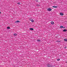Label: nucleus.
<instances>
[{
  "label": "nucleus",
  "instance_id": "1",
  "mask_svg": "<svg viewBox=\"0 0 67 67\" xmlns=\"http://www.w3.org/2000/svg\"><path fill=\"white\" fill-rule=\"evenodd\" d=\"M47 10L48 11H51V8H48L47 9Z\"/></svg>",
  "mask_w": 67,
  "mask_h": 67
},
{
  "label": "nucleus",
  "instance_id": "2",
  "mask_svg": "<svg viewBox=\"0 0 67 67\" xmlns=\"http://www.w3.org/2000/svg\"><path fill=\"white\" fill-rule=\"evenodd\" d=\"M20 21L18 20H17L16 21H15V23H19V22H20Z\"/></svg>",
  "mask_w": 67,
  "mask_h": 67
},
{
  "label": "nucleus",
  "instance_id": "3",
  "mask_svg": "<svg viewBox=\"0 0 67 67\" xmlns=\"http://www.w3.org/2000/svg\"><path fill=\"white\" fill-rule=\"evenodd\" d=\"M60 15H64V14L62 13H60Z\"/></svg>",
  "mask_w": 67,
  "mask_h": 67
},
{
  "label": "nucleus",
  "instance_id": "4",
  "mask_svg": "<svg viewBox=\"0 0 67 67\" xmlns=\"http://www.w3.org/2000/svg\"><path fill=\"white\" fill-rule=\"evenodd\" d=\"M51 24H54V22L53 21H52L51 22Z\"/></svg>",
  "mask_w": 67,
  "mask_h": 67
},
{
  "label": "nucleus",
  "instance_id": "5",
  "mask_svg": "<svg viewBox=\"0 0 67 67\" xmlns=\"http://www.w3.org/2000/svg\"><path fill=\"white\" fill-rule=\"evenodd\" d=\"M67 31V30H66V29H64L63 30V32H66V31Z\"/></svg>",
  "mask_w": 67,
  "mask_h": 67
},
{
  "label": "nucleus",
  "instance_id": "6",
  "mask_svg": "<svg viewBox=\"0 0 67 67\" xmlns=\"http://www.w3.org/2000/svg\"><path fill=\"white\" fill-rule=\"evenodd\" d=\"M29 30H31L32 31H33V30H34L33 28H30L29 29Z\"/></svg>",
  "mask_w": 67,
  "mask_h": 67
},
{
  "label": "nucleus",
  "instance_id": "7",
  "mask_svg": "<svg viewBox=\"0 0 67 67\" xmlns=\"http://www.w3.org/2000/svg\"><path fill=\"white\" fill-rule=\"evenodd\" d=\"M53 8H58L57 6H53L52 7Z\"/></svg>",
  "mask_w": 67,
  "mask_h": 67
},
{
  "label": "nucleus",
  "instance_id": "8",
  "mask_svg": "<svg viewBox=\"0 0 67 67\" xmlns=\"http://www.w3.org/2000/svg\"><path fill=\"white\" fill-rule=\"evenodd\" d=\"M64 41H65V42H67V39H65L64 40Z\"/></svg>",
  "mask_w": 67,
  "mask_h": 67
},
{
  "label": "nucleus",
  "instance_id": "9",
  "mask_svg": "<svg viewBox=\"0 0 67 67\" xmlns=\"http://www.w3.org/2000/svg\"><path fill=\"white\" fill-rule=\"evenodd\" d=\"M47 66L48 67H49V64H47Z\"/></svg>",
  "mask_w": 67,
  "mask_h": 67
},
{
  "label": "nucleus",
  "instance_id": "10",
  "mask_svg": "<svg viewBox=\"0 0 67 67\" xmlns=\"http://www.w3.org/2000/svg\"><path fill=\"white\" fill-rule=\"evenodd\" d=\"M60 27L61 29H62V28H63V27H63V26H60Z\"/></svg>",
  "mask_w": 67,
  "mask_h": 67
},
{
  "label": "nucleus",
  "instance_id": "11",
  "mask_svg": "<svg viewBox=\"0 0 67 67\" xmlns=\"http://www.w3.org/2000/svg\"><path fill=\"white\" fill-rule=\"evenodd\" d=\"M7 29H10V27H8L7 28Z\"/></svg>",
  "mask_w": 67,
  "mask_h": 67
},
{
  "label": "nucleus",
  "instance_id": "12",
  "mask_svg": "<svg viewBox=\"0 0 67 67\" xmlns=\"http://www.w3.org/2000/svg\"><path fill=\"white\" fill-rule=\"evenodd\" d=\"M14 36H16L17 35V34H14Z\"/></svg>",
  "mask_w": 67,
  "mask_h": 67
},
{
  "label": "nucleus",
  "instance_id": "13",
  "mask_svg": "<svg viewBox=\"0 0 67 67\" xmlns=\"http://www.w3.org/2000/svg\"><path fill=\"white\" fill-rule=\"evenodd\" d=\"M31 21L33 23V22H34V20H31Z\"/></svg>",
  "mask_w": 67,
  "mask_h": 67
},
{
  "label": "nucleus",
  "instance_id": "14",
  "mask_svg": "<svg viewBox=\"0 0 67 67\" xmlns=\"http://www.w3.org/2000/svg\"><path fill=\"white\" fill-rule=\"evenodd\" d=\"M37 41H38V42H40L41 41V40H37Z\"/></svg>",
  "mask_w": 67,
  "mask_h": 67
},
{
  "label": "nucleus",
  "instance_id": "15",
  "mask_svg": "<svg viewBox=\"0 0 67 67\" xmlns=\"http://www.w3.org/2000/svg\"><path fill=\"white\" fill-rule=\"evenodd\" d=\"M57 60L58 61H59V60H60V59L58 58L57 59Z\"/></svg>",
  "mask_w": 67,
  "mask_h": 67
},
{
  "label": "nucleus",
  "instance_id": "16",
  "mask_svg": "<svg viewBox=\"0 0 67 67\" xmlns=\"http://www.w3.org/2000/svg\"><path fill=\"white\" fill-rule=\"evenodd\" d=\"M29 20H30L31 21V20H32V19H31V18H30V19H29Z\"/></svg>",
  "mask_w": 67,
  "mask_h": 67
},
{
  "label": "nucleus",
  "instance_id": "17",
  "mask_svg": "<svg viewBox=\"0 0 67 67\" xmlns=\"http://www.w3.org/2000/svg\"><path fill=\"white\" fill-rule=\"evenodd\" d=\"M60 41H57V42H59Z\"/></svg>",
  "mask_w": 67,
  "mask_h": 67
},
{
  "label": "nucleus",
  "instance_id": "18",
  "mask_svg": "<svg viewBox=\"0 0 67 67\" xmlns=\"http://www.w3.org/2000/svg\"><path fill=\"white\" fill-rule=\"evenodd\" d=\"M17 4H20V3H18Z\"/></svg>",
  "mask_w": 67,
  "mask_h": 67
},
{
  "label": "nucleus",
  "instance_id": "19",
  "mask_svg": "<svg viewBox=\"0 0 67 67\" xmlns=\"http://www.w3.org/2000/svg\"><path fill=\"white\" fill-rule=\"evenodd\" d=\"M37 7H39V6H40L39 5H37Z\"/></svg>",
  "mask_w": 67,
  "mask_h": 67
},
{
  "label": "nucleus",
  "instance_id": "20",
  "mask_svg": "<svg viewBox=\"0 0 67 67\" xmlns=\"http://www.w3.org/2000/svg\"><path fill=\"white\" fill-rule=\"evenodd\" d=\"M63 29H65V27H63Z\"/></svg>",
  "mask_w": 67,
  "mask_h": 67
},
{
  "label": "nucleus",
  "instance_id": "21",
  "mask_svg": "<svg viewBox=\"0 0 67 67\" xmlns=\"http://www.w3.org/2000/svg\"><path fill=\"white\" fill-rule=\"evenodd\" d=\"M65 63H67V61L66 62H65Z\"/></svg>",
  "mask_w": 67,
  "mask_h": 67
},
{
  "label": "nucleus",
  "instance_id": "22",
  "mask_svg": "<svg viewBox=\"0 0 67 67\" xmlns=\"http://www.w3.org/2000/svg\"><path fill=\"white\" fill-rule=\"evenodd\" d=\"M64 48H66V47H64Z\"/></svg>",
  "mask_w": 67,
  "mask_h": 67
},
{
  "label": "nucleus",
  "instance_id": "23",
  "mask_svg": "<svg viewBox=\"0 0 67 67\" xmlns=\"http://www.w3.org/2000/svg\"><path fill=\"white\" fill-rule=\"evenodd\" d=\"M52 10V9H51V11Z\"/></svg>",
  "mask_w": 67,
  "mask_h": 67
},
{
  "label": "nucleus",
  "instance_id": "24",
  "mask_svg": "<svg viewBox=\"0 0 67 67\" xmlns=\"http://www.w3.org/2000/svg\"><path fill=\"white\" fill-rule=\"evenodd\" d=\"M0 14H1V12H0Z\"/></svg>",
  "mask_w": 67,
  "mask_h": 67
}]
</instances>
